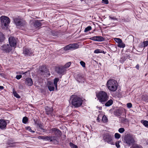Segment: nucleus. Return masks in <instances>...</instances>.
<instances>
[{"mask_svg": "<svg viewBox=\"0 0 148 148\" xmlns=\"http://www.w3.org/2000/svg\"><path fill=\"white\" fill-rule=\"evenodd\" d=\"M45 110L47 112V114L48 115H50L52 116H54V114H53V109L52 108H49L48 107H47L45 108Z\"/></svg>", "mask_w": 148, "mask_h": 148, "instance_id": "nucleus-17", "label": "nucleus"}, {"mask_svg": "<svg viewBox=\"0 0 148 148\" xmlns=\"http://www.w3.org/2000/svg\"><path fill=\"white\" fill-rule=\"evenodd\" d=\"M127 107L128 108H130L132 107V104L131 103H128L127 104Z\"/></svg>", "mask_w": 148, "mask_h": 148, "instance_id": "nucleus-44", "label": "nucleus"}, {"mask_svg": "<svg viewBox=\"0 0 148 148\" xmlns=\"http://www.w3.org/2000/svg\"><path fill=\"white\" fill-rule=\"evenodd\" d=\"M59 80V79L58 78H56L54 80L53 83L56 88H57V83Z\"/></svg>", "mask_w": 148, "mask_h": 148, "instance_id": "nucleus-27", "label": "nucleus"}, {"mask_svg": "<svg viewBox=\"0 0 148 148\" xmlns=\"http://www.w3.org/2000/svg\"><path fill=\"white\" fill-rule=\"evenodd\" d=\"M91 40L97 41H103L104 39L101 36H94L90 38Z\"/></svg>", "mask_w": 148, "mask_h": 148, "instance_id": "nucleus-14", "label": "nucleus"}, {"mask_svg": "<svg viewBox=\"0 0 148 148\" xmlns=\"http://www.w3.org/2000/svg\"><path fill=\"white\" fill-rule=\"evenodd\" d=\"M14 22L16 26L24 27L26 24L25 21L19 17L14 18Z\"/></svg>", "mask_w": 148, "mask_h": 148, "instance_id": "nucleus-4", "label": "nucleus"}, {"mask_svg": "<svg viewBox=\"0 0 148 148\" xmlns=\"http://www.w3.org/2000/svg\"><path fill=\"white\" fill-rule=\"evenodd\" d=\"M117 46L118 47L121 48H124L125 47V44L122 41L121 42V43H120L118 44Z\"/></svg>", "mask_w": 148, "mask_h": 148, "instance_id": "nucleus-23", "label": "nucleus"}, {"mask_svg": "<svg viewBox=\"0 0 148 148\" xmlns=\"http://www.w3.org/2000/svg\"><path fill=\"white\" fill-rule=\"evenodd\" d=\"M114 40L118 43V44L122 41V40L119 38H114Z\"/></svg>", "mask_w": 148, "mask_h": 148, "instance_id": "nucleus-28", "label": "nucleus"}, {"mask_svg": "<svg viewBox=\"0 0 148 148\" xmlns=\"http://www.w3.org/2000/svg\"><path fill=\"white\" fill-rule=\"evenodd\" d=\"M39 128H40V129L42 130H44V129H43V126L42 125H39Z\"/></svg>", "mask_w": 148, "mask_h": 148, "instance_id": "nucleus-51", "label": "nucleus"}, {"mask_svg": "<svg viewBox=\"0 0 148 148\" xmlns=\"http://www.w3.org/2000/svg\"><path fill=\"white\" fill-rule=\"evenodd\" d=\"M147 59H148V50H147Z\"/></svg>", "mask_w": 148, "mask_h": 148, "instance_id": "nucleus-55", "label": "nucleus"}, {"mask_svg": "<svg viewBox=\"0 0 148 148\" xmlns=\"http://www.w3.org/2000/svg\"><path fill=\"white\" fill-rule=\"evenodd\" d=\"M101 53H103L104 54H105V53L104 51L101 50Z\"/></svg>", "mask_w": 148, "mask_h": 148, "instance_id": "nucleus-54", "label": "nucleus"}, {"mask_svg": "<svg viewBox=\"0 0 148 148\" xmlns=\"http://www.w3.org/2000/svg\"><path fill=\"white\" fill-rule=\"evenodd\" d=\"M38 138L39 139H42L43 140H45V136H39L38 137Z\"/></svg>", "mask_w": 148, "mask_h": 148, "instance_id": "nucleus-49", "label": "nucleus"}, {"mask_svg": "<svg viewBox=\"0 0 148 148\" xmlns=\"http://www.w3.org/2000/svg\"><path fill=\"white\" fill-rule=\"evenodd\" d=\"M101 50L99 49H97L94 51V53H100L101 52Z\"/></svg>", "mask_w": 148, "mask_h": 148, "instance_id": "nucleus-39", "label": "nucleus"}, {"mask_svg": "<svg viewBox=\"0 0 148 148\" xmlns=\"http://www.w3.org/2000/svg\"><path fill=\"white\" fill-rule=\"evenodd\" d=\"M106 86L110 91L114 92L117 88L118 83L116 80L110 79L107 81Z\"/></svg>", "mask_w": 148, "mask_h": 148, "instance_id": "nucleus-2", "label": "nucleus"}, {"mask_svg": "<svg viewBox=\"0 0 148 148\" xmlns=\"http://www.w3.org/2000/svg\"><path fill=\"white\" fill-rule=\"evenodd\" d=\"M136 69H137L138 70L139 68V66L138 65V64H137L136 66Z\"/></svg>", "mask_w": 148, "mask_h": 148, "instance_id": "nucleus-52", "label": "nucleus"}, {"mask_svg": "<svg viewBox=\"0 0 148 148\" xmlns=\"http://www.w3.org/2000/svg\"><path fill=\"white\" fill-rule=\"evenodd\" d=\"M9 42L10 45L13 48H15L16 43V39L13 37H10L9 38Z\"/></svg>", "mask_w": 148, "mask_h": 148, "instance_id": "nucleus-10", "label": "nucleus"}, {"mask_svg": "<svg viewBox=\"0 0 148 148\" xmlns=\"http://www.w3.org/2000/svg\"><path fill=\"white\" fill-rule=\"evenodd\" d=\"M99 116H98V117L97 118V120H99Z\"/></svg>", "mask_w": 148, "mask_h": 148, "instance_id": "nucleus-56", "label": "nucleus"}, {"mask_svg": "<svg viewBox=\"0 0 148 148\" xmlns=\"http://www.w3.org/2000/svg\"><path fill=\"white\" fill-rule=\"evenodd\" d=\"M13 94L14 96L17 98H19L20 97V96L16 92H14Z\"/></svg>", "mask_w": 148, "mask_h": 148, "instance_id": "nucleus-38", "label": "nucleus"}, {"mask_svg": "<svg viewBox=\"0 0 148 148\" xmlns=\"http://www.w3.org/2000/svg\"><path fill=\"white\" fill-rule=\"evenodd\" d=\"M22 77V75H17L16 76V78L17 79H19Z\"/></svg>", "mask_w": 148, "mask_h": 148, "instance_id": "nucleus-47", "label": "nucleus"}, {"mask_svg": "<svg viewBox=\"0 0 148 148\" xmlns=\"http://www.w3.org/2000/svg\"><path fill=\"white\" fill-rule=\"evenodd\" d=\"M41 23L38 20H36L34 23V25L35 27H39L41 26Z\"/></svg>", "mask_w": 148, "mask_h": 148, "instance_id": "nucleus-20", "label": "nucleus"}, {"mask_svg": "<svg viewBox=\"0 0 148 148\" xmlns=\"http://www.w3.org/2000/svg\"><path fill=\"white\" fill-rule=\"evenodd\" d=\"M80 63L81 65L83 67H85V63L83 61H81L80 62Z\"/></svg>", "mask_w": 148, "mask_h": 148, "instance_id": "nucleus-41", "label": "nucleus"}, {"mask_svg": "<svg viewBox=\"0 0 148 148\" xmlns=\"http://www.w3.org/2000/svg\"><path fill=\"white\" fill-rule=\"evenodd\" d=\"M148 45V41H147V40L146 41L144 42V47L147 46Z\"/></svg>", "mask_w": 148, "mask_h": 148, "instance_id": "nucleus-45", "label": "nucleus"}, {"mask_svg": "<svg viewBox=\"0 0 148 148\" xmlns=\"http://www.w3.org/2000/svg\"><path fill=\"white\" fill-rule=\"evenodd\" d=\"M121 136V135L118 133H116L114 134L115 138L117 139L119 138Z\"/></svg>", "mask_w": 148, "mask_h": 148, "instance_id": "nucleus-34", "label": "nucleus"}, {"mask_svg": "<svg viewBox=\"0 0 148 148\" xmlns=\"http://www.w3.org/2000/svg\"><path fill=\"white\" fill-rule=\"evenodd\" d=\"M56 140V138L54 136H45V140L50 141V142Z\"/></svg>", "mask_w": 148, "mask_h": 148, "instance_id": "nucleus-16", "label": "nucleus"}, {"mask_svg": "<svg viewBox=\"0 0 148 148\" xmlns=\"http://www.w3.org/2000/svg\"><path fill=\"white\" fill-rule=\"evenodd\" d=\"M71 62H68L66 63L64 67V68H68L70 66Z\"/></svg>", "mask_w": 148, "mask_h": 148, "instance_id": "nucleus-36", "label": "nucleus"}, {"mask_svg": "<svg viewBox=\"0 0 148 148\" xmlns=\"http://www.w3.org/2000/svg\"><path fill=\"white\" fill-rule=\"evenodd\" d=\"M28 119L25 116L23 117V120H22V122L24 124H26L27 123V122L28 121Z\"/></svg>", "mask_w": 148, "mask_h": 148, "instance_id": "nucleus-30", "label": "nucleus"}, {"mask_svg": "<svg viewBox=\"0 0 148 148\" xmlns=\"http://www.w3.org/2000/svg\"><path fill=\"white\" fill-rule=\"evenodd\" d=\"M109 18L111 19L117 21V20H118V19L117 18H115V17H112L111 16H109Z\"/></svg>", "mask_w": 148, "mask_h": 148, "instance_id": "nucleus-46", "label": "nucleus"}, {"mask_svg": "<svg viewBox=\"0 0 148 148\" xmlns=\"http://www.w3.org/2000/svg\"><path fill=\"white\" fill-rule=\"evenodd\" d=\"M72 104L75 107L80 106L83 103V100L82 98L75 95H72L70 98Z\"/></svg>", "mask_w": 148, "mask_h": 148, "instance_id": "nucleus-1", "label": "nucleus"}, {"mask_svg": "<svg viewBox=\"0 0 148 148\" xmlns=\"http://www.w3.org/2000/svg\"><path fill=\"white\" fill-rule=\"evenodd\" d=\"M72 49H76L78 47V45L76 43L71 44Z\"/></svg>", "mask_w": 148, "mask_h": 148, "instance_id": "nucleus-24", "label": "nucleus"}, {"mask_svg": "<svg viewBox=\"0 0 148 148\" xmlns=\"http://www.w3.org/2000/svg\"><path fill=\"white\" fill-rule=\"evenodd\" d=\"M118 131L120 133H122L125 131V129L123 128H121L119 129Z\"/></svg>", "mask_w": 148, "mask_h": 148, "instance_id": "nucleus-40", "label": "nucleus"}, {"mask_svg": "<svg viewBox=\"0 0 148 148\" xmlns=\"http://www.w3.org/2000/svg\"><path fill=\"white\" fill-rule=\"evenodd\" d=\"M113 103V100L112 99H110L105 103V105L106 106H109L112 104Z\"/></svg>", "mask_w": 148, "mask_h": 148, "instance_id": "nucleus-21", "label": "nucleus"}, {"mask_svg": "<svg viewBox=\"0 0 148 148\" xmlns=\"http://www.w3.org/2000/svg\"><path fill=\"white\" fill-rule=\"evenodd\" d=\"M7 121H9L8 120H4L3 119L0 120V128L1 129H5L7 125Z\"/></svg>", "mask_w": 148, "mask_h": 148, "instance_id": "nucleus-13", "label": "nucleus"}, {"mask_svg": "<svg viewBox=\"0 0 148 148\" xmlns=\"http://www.w3.org/2000/svg\"><path fill=\"white\" fill-rule=\"evenodd\" d=\"M102 120L103 122L105 123L107 122L108 121V119L105 115H104L103 116Z\"/></svg>", "mask_w": 148, "mask_h": 148, "instance_id": "nucleus-32", "label": "nucleus"}, {"mask_svg": "<svg viewBox=\"0 0 148 148\" xmlns=\"http://www.w3.org/2000/svg\"><path fill=\"white\" fill-rule=\"evenodd\" d=\"M133 138L130 135L125 136L124 138V143L129 146L133 145L134 143Z\"/></svg>", "mask_w": 148, "mask_h": 148, "instance_id": "nucleus-7", "label": "nucleus"}, {"mask_svg": "<svg viewBox=\"0 0 148 148\" xmlns=\"http://www.w3.org/2000/svg\"><path fill=\"white\" fill-rule=\"evenodd\" d=\"M64 71L61 69V68L59 69V71H58V73L60 74H62L64 72Z\"/></svg>", "mask_w": 148, "mask_h": 148, "instance_id": "nucleus-43", "label": "nucleus"}, {"mask_svg": "<svg viewBox=\"0 0 148 148\" xmlns=\"http://www.w3.org/2000/svg\"><path fill=\"white\" fill-rule=\"evenodd\" d=\"M0 19L3 28H7L10 22L9 18L6 16H2L0 17Z\"/></svg>", "mask_w": 148, "mask_h": 148, "instance_id": "nucleus-6", "label": "nucleus"}, {"mask_svg": "<svg viewBox=\"0 0 148 148\" xmlns=\"http://www.w3.org/2000/svg\"><path fill=\"white\" fill-rule=\"evenodd\" d=\"M5 39V37L4 35L1 32H0V42H3Z\"/></svg>", "mask_w": 148, "mask_h": 148, "instance_id": "nucleus-25", "label": "nucleus"}, {"mask_svg": "<svg viewBox=\"0 0 148 148\" xmlns=\"http://www.w3.org/2000/svg\"><path fill=\"white\" fill-rule=\"evenodd\" d=\"M12 48L8 44H4L0 46V49L5 53H9L12 49Z\"/></svg>", "mask_w": 148, "mask_h": 148, "instance_id": "nucleus-8", "label": "nucleus"}, {"mask_svg": "<svg viewBox=\"0 0 148 148\" xmlns=\"http://www.w3.org/2000/svg\"><path fill=\"white\" fill-rule=\"evenodd\" d=\"M113 136L110 133H107L104 134L103 139L105 142H107L108 144L111 145H114L112 141Z\"/></svg>", "mask_w": 148, "mask_h": 148, "instance_id": "nucleus-5", "label": "nucleus"}, {"mask_svg": "<svg viewBox=\"0 0 148 148\" xmlns=\"http://www.w3.org/2000/svg\"><path fill=\"white\" fill-rule=\"evenodd\" d=\"M25 84L29 86H32L33 83L32 79L29 78H27L25 79Z\"/></svg>", "mask_w": 148, "mask_h": 148, "instance_id": "nucleus-18", "label": "nucleus"}, {"mask_svg": "<svg viewBox=\"0 0 148 148\" xmlns=\"http://www.w3.org/2000/svg\"><path fill=\"white\" fill-rule=\"evenodd\" d=\"M77 80L79 82H84V79L83 77L80 74H77L76 77Z\"/></svg>", "mask_w": 148, "mask_h": 148, "instance_id": "nucleus-19", "label": "nucleus"}, {"mask_svg": "<svg viewBox=\"0 0 148 148\" xmlns=\"http://www.w3.org/2000/svg\"><path fill=\"white\" fill-rule=\"evenodd\" d=\"M127 121V119H125L124 118H122L121 119V121L122 122H126Z\"/></svg>", "mask_w": 148, "mask_h": 148, "instance_id": "nucleus-50", "label": "nucleus"}, {"mask_svg": "<svg viewBox=\"0 0 148 148\" xmlns=\"http://www.w3.org/2000/svg\"><path fill=\"white\" fill-rule=\"evenodd\" d=\"M91 29L92 27L90 26H88L85 29L84 31L85 32H86L91 30Z\"/></svg>", "mask_w": 148, "mask_h": 148, "instance_id": "nucleus-35", "label": "nucleus"}, {"mask_svg": "<svg viewBox=\"0 0 148 148\" xmlns=\"http://www.w3.org/2000/svg\"><path fill=\"white\" fill-rule=\"evenodd\" d=\"M103 3L106 4H108V0H102Z\"/></svg>", "mask_w": 148, "mask_h": 148, "instance_id": "nucleus-48", "label": "nucleus"}, {"mask_svg": "<svg viewBox=\"0 0 148 148\" xmlns=\"http://www.w3.org/2000/svg\"><path fill=\"white\" fill-rule=\"evenodd\" d=\"M140 122L145 127H148V121L144 120H142Z\"/></svg>", "mask_w": 148, "mask_h": 148, "instance_id": "nucleus-22", "label": "nucleus"}, {"mask_svg": "<svg viewBox=\"0 0 148 148\" xmlns=\"http://www.w3.org/2000/svg\"><path fill=\"white\" fill-rule=\"evenodd\" d=\"M70 146L71 148H78L77 146L72 143H69Z\"/></svg>", "mask_w": 148, "mask_h": 148, "instance_id": "nucleus-31", "label": "nucleus"}, {"mask_svg": "<svg viewBox=\"0 0 148 148\" xmlns=\"http://www.w3.org/2000/svg\"><path fill=\"white\" fill-rule=\"evenodd\" d=\"M97 96L99 101L103 103V102L108 100V96L107 93L104 91H100L97 94Z\"/></svg>", "mask_w": 148, "mask_h": 148, "instance_id": "nucleus-3", "label": "nucleus"}, {"mask_svg": "<svg viewBox=\"0 0 148 148\" xmlns=\"http://www.w3.org/2000/svg\"><path fill=\"white\" fill-rule=\"evenodd\" d=\"M130 58V56L129 55L125 54H123L120 59V61L121 63H123L127 59H129Z\"/></svg>", "mask_w": 148, "mask_h": 148, "instance_id": "nucleus-15", "label": "nucleus"}, {"mask_svg": "<svg viewBox=\"0 0 148 148\" xmlns=\"http://www.w3.org/2000/svg\"><path fill=\"white\" fill-rule=\"evenodd\" d=\"M131 148H143L142 147L136 144L133 145Z\"/></svg>", "mask_w": 148, "mask_h": 148, "instance_id": "nucleus-29", "label": "nucleus"}, {"mask_svg": "<svg viewBox=\"0 0 148 148\" xmlns=\"http://www.w3.org/2000/svg\"><path fill=\"white\" fill-rule=\"evenodd\" d=\"M125 109L122 108H120L119 109L115 110L114 112V114L115 116L120 117L122 114L124 112Z\"/></svg>", "mask_w": 148, "mask_h": 148, "instance_id": "nucleus-11", "label": "nucleus"}, {"mask_svg": "<svg viewBox=\"0 0 148 148\" xmlns=\"http://www.w3.org/2000/svg\"><path fill=\"white\" fill-rule=\"evenodd\" d=\"M26 129L28 130L29 131L32 133H33L35 132V131H34L32 130L31 127L29 126L26 127Z\"/></svg>", "mask_w": 148, "mask_h": 148, "instance_id": "nucleus-33", "label": "nucleus"}, {"mask_svg": "<svg viewBox=\"0 0 148 148\" xmlns=\"http://www.w3.org/2000/svg\"><path fill=\"white\" fill-rule=\"evenodd\" d=\"M72 49L71 44H69L64 47V50L65 51L69 50Z\"/></svg>", "mask_w": 148, "mask_h": 148, "instance_id": "nucleus-26", "label": "nucleus"}, {"mask_svg": "<svg viewBox=\"0 0 148 148\" xmlns=\"http://www.w3.org/2000/svg\"><path fill=\"white\" fill-rule=\"evenodd\" d=\"M4 88V87L2 86H0V90H2Z\"/></svg>", "mask_w": 148, "mask_h": 148, "instance_id": "nucleus-53", "label": "nucleus"}, {"mask_svg": "<svg viewBox=\"0 0 148 148\" xmlns=\"http://www.w3.org/2000/svg\"><path fill=\"white\" fill-rule=\"evenodd\" d=\"M50 132L53 133L55 135V136L56 138L57 137L60 136L61 134V131L58 129H57L56 128H52L50 130Z\"/></svg>", "mask_w": 148, "mask_h": 148, "instance_id": "nucleus-12", "label": "nucleus"}, {"mask_svg": "<svg viewBox=\"0 0 148 148\" xmlns=\"http://www.w3.org/2000/svg\"><path fill=\"white\" fill-rule=\"evenodd\" d=\"M34 51L29 48L25 47L23 48V53L26 56H30L32 55H33Z\"/></svg>", "mask_w": 148, "mask_h": 148, "instance_id": "nucleus-9", "label": "nucleus"}, {"mask_svg": "<svg viewBox=\"0 0 148 148\" xmlns=\"http://www.w3.org/2000/svg\"><path fill=\"white\" fill-rule=\"evenodd\" d=\"M48 88L50 91H53L54 89V87L53 86H48Z\"/></svg>", "mask_w": 148, "mask_h": 148, "instance_id": "nucleus-37", "label": "nucleus"}, {"mask_svg": "<svg viewBox=\"0 0 148 148\" xmlns=\"http://www.w3.org/2000/svg\"><path fill=\"white\" fill-rule=\"evenodd\" d=\"M121 142V141H119L116 143L115 145L117 148H119L120 147V145L119 143Z\"/></svg>", "mask_w": 148, "mask_h": 148, "instance_id": "nucleus-42", "label": "nucleus"}]
</instances>
